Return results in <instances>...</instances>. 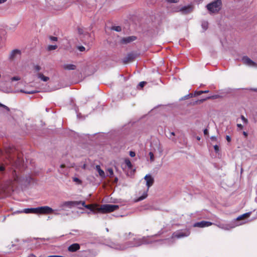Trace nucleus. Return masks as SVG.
<instances>
[{
  "label": "nucleus",
  "instance_id": "49",
  "mask_svg": "<svg viewBox=\"0 0 257 257\" xmlns=\"http://www.w3.org/2000/svg\"><path fill=\"white\" fill-rule=\"evenodd\" d=\"M237 126L238 127H239L240 130H242L243 128V125L240 123H238L237 124Z\"/></svg>",
  "mask_w": 257,
  "mask_h": 257
},
{
  "label": "nucleus",
  "instance_id": "26",
  "mask_svg": "<svg viewBox=\"0 0 257 257\" xmlns=\"http://www.w3.org/2000/svg\"><path fill=\"white\" fill-rule=\"evenodd\" d=\"M34 69L35 73H36L37 74L38 73H40L39 71L41 70V67L38 65H35L34 66Z\"/></svg>",
  "mask_w": 257,
  "mask_h": 257
},
{
  "label": "nucleus",
  "instance_id": "55",
  "mask_svg": "<svg viewBox=\"0 0 257 257\" xmlns=\"http://www.w3.org/2000/svg\"><path fill=\"white\" fill-rule=\"evenodd\" d=\"M78 32L79 34H82V30L81 29H78Z\"/></svg>",
  "mask_w": 257,
  "mask_h": 257
},
{
  "label": "nucleus",
  "instance_id": "29",
  "mask_svg": "<svg viewBox=\"0 0 257 257\" xmlns=\"http://www.w3.org/2000/svg\"><path fill=\"white\" fill-rule=\"evenodd\" d=\"M111 30H114L116 32H120L121 31V28L120 26H112Z\"/></svg>",
  "mask_w": 257,
  "mask_h": 257
},
{
  "label": "nucleus",
  "instance_id": "3",
  "mask_svg": "<svg viewBox=\"0 0 257 257\" xmlns=\"http://www.w3.org/2000/svg\"><path fill=\"white\" fill-rule=\"evenodd\" d=\"M118 208L119 206L117 205L104 204L101 205V207L98 209V211L102 213H106L113 212Z\"/></svg>",
  "mask_w": 257,
  "mask_h": 257
},
{
  "label": "nucleus",
  "instance_id": "10",
  "mask_svg": "<svg viewBox=\"0 0 257 257\" xmlns=\"http://www.w3.org/2000/svg\"><path fill=\"white\" fill-rule=\"evenodd\" d=\"M144 179L146 181V185L148 187V190L149 189V188L153 185L154 180V178L151 176L150 175H146L144 178Z\"/></svg>",
  "mask_w": 257,
  "mask_h": 257
},
{
  "label": "nucleus",
  "instance_id": "31",
  "mask_svg": "<svg viewBox=\"0 0 257 257\" xmlns=\"http://www.w3.org/2000/svg\"><path fill=\"white\" fill-rule=\"evenodd\" d=\"M57 48V45H49L48 47V49L49 51H52L55 50Z\"/></svg>",
  "mask_w": 257,
  "mask_h": 257
},
{
  "label": "nucleus",
  "instance_id": "57",
  "mask_svg": "<svg viewBox=\"0 0 257 257\" xmlns=\"http://www.w3.org/2000/svg\"><path fill=\"white\" fill-rule=\"evenodd\" d=\"M250 90H252V91H255V92H257V88H251L250 89Z\"/></svg>",
  "mask_w": 257,
  "mask_h": 257
},
{
  "label": "nucleus",
  "instance_id": "20",
  "mask_svg": "<svg viewBox=\"0 0 257 257\" xmlns=\"http://www.w3.org/2000/svg\"><path fill=\"white\" fill-rule=\"evenodd\" d=\"M221 97H222V95H220V94H218V93L217 94H215L213 95L206 97L204 99H206V100L207 99H217V98H221Z\"/></svg>",
  "mask_w": 257,
  "mask_h": 257
},
{
  "label": "nucleus",
  "instance_id": "35",
  "mask_svg": "<svg viewBox=\"0 0 257 257\" xmlns=\"http://www.w3.org/2000/svg\"><path fill=\"white\" fill-rule=\"evenodd\" d=\"M241 119L242 120L243 123H244V124H247V122H248L247 119L244 116L241 115Z\"/></svg>",
  "mask_w": 257,
  "mask_h": 257
},
{
  "label": "nucleus",
  "instance_id": "44",
  "mask_svg": "<svg viewBox=\"0 0 257 257\" xmlns=\"http://www.w3.org/2000/svg\"><path fill=\"white\" fill-rule=\"evenodd\" d=\"M130 156L132 157H134L136 156V153L135 152L130 151Z\"/></svg>",
  "mask_w": 257,
  "mask_h": 257
},
{
  "label": "nucleus",
  "instance_id": "36",
  "mask_svg": "<svg viewBox=\"0 0 257 257\" xmlns=\"http://www.w3.org/2000/svg\"><path fill=\"white\" fill-rule=\"evenodd\" d=\"M146 84V82L145 81H142L141 82L139 83V84H138V87H140V88H143L145 85Z\"/></svg>",
  "mask_w": 257,
  "mask_h": 257
},
{
  "label": "nucleus",
  "instance_id": "51",
  "mask_svg": "<svg viewBox=\"0 0 257 257\" xmlns=\"http://www.w3.org/2000/svg\"><path fill=\"white\" fill-rule=\"evenodd\" d=\"M211 140L212 141H216V138L215 137H211Z\"/></svg>",
  "mask_w": 257,
  "mask_h": 257
},
{
  "label": "nucleus",
  "instance_id": "27",
  "mask_svg": "<svg viewBox=\"0 0 257 257\" xmlns=\"http://www.w3.org/2000/svg\"><path fill=\"white\" fill-rule=\"evenodd\" d=\"M124 162H125V164L128 167V168L131 169L132 168V167H133L132 164L129 159H125Z\"/></svg>",
  "mask_w": 257,
  "mask_h": 257
},
{
  "label": "nucleus",
  "instance_id": "16",
  "mask_svg": "<svg viewBox=\"0 0 257 257\" xmlns=\"http://www.w3.org/2000/svg\"><path fill=\"white\" fill-rule=\"evenodd\" d=\"M36 75L38 78L40 79L43 81L46 82L49 80V78L48 77L44 76L41 73H38Z\"/></svg>",
  "mask_w": 257,
  "mask_h": 257
},
{
  "label": "nucleus",
  "instance_id": "12",
  "mask_svg": "<svg viewBox=\"0 0 257 257\" xmlns=\"http://www.w3.org/2000/svg\"><path fill=\"white\" fill-rule=\"evenodd\" d=\"M21 52L18 49H15L13 50L10 55V58L11 59H14L17 56H19L20 55Z\"/></svg>",
  "mask_w": 257,
  "mask_h": 257
},
{
  "label": "nucleus",
  "instance_id": "45",
  "mask_svg": "<svg viewBox=\"0 0 257 257\" xmlns=\"http://www.w3.org/2000/svg\"><path fill=\"white\" fill-rule=\"evenodd\" d=\"M214 149L216 153H217L219 150V147L217 145L214 146Z\"/></svg>",
  "mask_w": 257,
  "mask_h": 257
},
{
  "label": "nucleus",
  "instance_id": "25",
  "mask_svg": "<svg viewBox=\"0 0 257 257\" xmlns=\"http://www.w3.org/2000/svg\"><path fill=\"white\" fill-rule=\"evenodd\" d=\"M79 202H80V204H81L83 207H85L86 208L92 209V205L88 204V205H85V203L84 201H78Z\"/></svg>",
  "mask_w": 257,
  "mask_h": 257
},
{
  "label": "nucleus",
  "instance_id": "37",
  "mask_svg": "<svg viewBox=\"0 0 257 257\" xmlns=\"http://www.w3.org/2000/svg\"><path fill=\"white\" fill-rule=\"evenodd\" d=\"M21 92L25 93L26 94H34V93L36 92V91H25V90H21Z\"/></svg>",
  "mask_w": 257,
  "mask_h": 257
},
{
  "label": "nucleus",
  "instance_id": "8",
  "mask_svg": "<svg viewBox=\"0 0 257 257\" xmlns=\"http://www.w3.org/2000/svg\"><path fill=\"white\" fill-rule=\"evenodd\" d=\"M212 224V223L209 221H201L200 222H198L195 223L194 224V227H208Z\"/></svg>",
  "mask_w": 257,
  "mask_h": 257
},
{
  "label": "nucleus",
  "instance_id": "40",
  "mask_svg": "<svg viewBox=\"0 0 257 257\" xmlns=\"http://www.w3.org/2000/svg\"><path fill=\"white\" fill-rule=\"evenodd\" d=\"M20 80V77L19 76H14L11 78V81H18Z\"/></svg>",
  "mask_w": 257,
  "mask_h": 257
},
{
  "label": "nucleus",
  "instance_id": "21",
  "mask_svg": "<svg viewBox=\"0 0 257 257\" xmlns=\"http://www.w3.org/2000/svg\"><path fill=\"white\" fill-rule=\"evenodd\" d=\"M250 215V213H244L239 216H238L237 218V220H242L244 218H247V217H248Z\"/></svg>",
  "mask_w": 257,
  "mask_h": 257
},
{
  "label": "nucleus",
  "instance_id": "15",
  "mask_svg": "<svg viewBox=\"0 0 257 257\" xmlns=\"http://www.w3.org/2000/svg\"><path fill=\"white\" fill-rule=\"evenodd\" d=\"M0 107L2 108L1 110L3 111L9 112V111H16L17 110L14 108L11 109L9 107H8L7 106H6L1 103H0Z\"/></svg>",
  "mask_w": 257,
  "mask_h": 257
},
{
  "label": "nucleus",
  "instance_id": "5",
  "mask_svg": "<svg viewBox=\"0 0 257 257\" xmlns=\"http://www.w3.org/2000/svg\"><path fill=\"white\" fill-rule=\"evenodd\" d=\"M169 106L158 105L154 107L149 112H159L169 110Z\"/></svg>",
  "mask_w": 257,
  "mask_h": 257
},
{
  "label": "nucleus",
  "instance_id": "41",
  "mask_svg": "<svg viewBox=\"0 0 257 257\" xmlns=\"http://www.w3.org/2000/svg\"><path fill=\"white\" fill-rule=\"evenodd\" d=\"M77 49L81 52H83L85 50V48L82 46H78Z\"/></svg>",
  "mask_w": 257,
  "mask_h": 257
},
{
  "label": "nucleus",
  "instance_id": "48",
  "mask_svg": "<svg viewBox=\"0 0 257 257\" xmlns=\"http://www.w3.org/2000/svg\"><path fill=\"white\" fill-rule=\"evenodd\" d=\"M226 139L228 142H230L231 141V138L229 136H226Z\"/></svg>",
  "mask_w": 257,
  "mask_h": 257
},
{
  "label": "nucleus",
  "instance_id": "33",
  "mask_svg": "<svg viewBox=\"0 0 257 257\" xmlns=\"http://www.w3.org/2000/svg\"><path fill=\"white\" fill-rule=\"evenodd\" d=\"M107 172H108V174H109V175H109V176L110 177H112L113 176V171L112 169H111V168H108V169H107Z\"/></svg>",
  "mask_w": 257,
  "mask_h": 257
},
{
  "label": "nucleus",
  "instance_id": "59",
  "mask_svg": "<svg viewBox=\"0 0 257 257\" xmlns=\"http://www.w3.org/2000/svg\"><path fill=\"white\" fill-rule=\"evenodd\" d=\"M81 114V113H79L78 115H77V117L78 118H80V115Z\"/></svg>",
  "mask_w": 257,
  "mask_h": 257
},
{
  "label": "nucleus",
  "instance_id": "53",
  "mask_svg": "<svg viewBox=\"0 0 257 257\" xmlns=\"http://www.w3.org/2000/svg\"><path fill=\"white\" fill-rule=\"evenodd\" d=\"M45 110H46V111L48 112L51 110V108L46 107L45 108Z\"/></svg>",
  "mask_w": 257,
  "mask_h": 257
},
{
  "label": "nucleus",
  "instance_id": "30",
  "mask_svg": "<svg viewBox=\"0 0 257 257\" xmlns=\"http://www.w3.org/2000/svg\"><path fill=\"white\" fill-rule=\"evenodd\" d=\"M202 94V90L195 91L194 93H192L193 97H195L198 95H200Z\"/></svg>",
  "mask_w": 257,
  "mask_h": 257
},
{
  "label": "nucleus",
  "instance_id": "18",
  "mask_svg": "<svg viewBox=\"0 0 257 257\" xmlns=\"http://www.w3.org/2000/svg\"><path fill=\"white\" fill-rule=\"evenodd\" d=\"M96 169L97 170V172H98L99 176L101 178H105V173H104V171L101 169L99 165H96Z\"/></svg>",
  "mask_w": 257,
  "mask_h": 257
},
{
  "label": "nucleus",
  "instance_id": "34",
  "mask_svg": "<svg viewBox=\"0 0 257 257\" xmlns=\"http://www.w3.org/2000/svg\"><path fill=\"white\" fill-rule=\"evenodd\" d=\"M149 156H150V161L151 162H154V154L153 153L150 152L149 154Z\"/></svg>",
  "mask_w": 257,
  "mask_h": 257
},
{
  "label": "nucleus",
  "instance_id": "14",
  "mask_svg": "<svg viewBox=\"0 0 257 257\" xmlns=\"http://www.w3.org/2000/svg\"><path fill=\"white\" fill-rule=\"evenodd\" d=\"M134 58V56L133 54H128L123 59L122 61L123 63L126 64L133 60Z\"/></svg>",
  "mask_w": 257,
  "mask_h": 257
},
{
  "label": "nucleus",
  "instance_id": "19",
  "mask_svg": "<svg viewBox=\"0 0 257 257\" xmlns=\"http://www.w3.org/2000/svg\"><path fill=\"white\" fill-rule=\"evenodd\" d=\"M206 100V99L203 98L201 99H198L195 101H192L190 103V104L191 105H195L197 104H200L203 103L204 101Z\"/></svg>",
  "mask_w": 257,
  "mask_h": 257
},
{
  "label": "nucleus",
  "instance_id": "42",
  "mask_svg": "<svg viewBox=\"0 0 257 257\" xmlns=\"http://www.w3.org/2000/svg\"><path fill=\"white\" fill-rule=\"evenodd\" d=\"M166 1L169 3H177L179 0H166Z\"/></svg>",
  "mask_w": 257,
  "mask_h": 257
},
{
  "label": "nucleus",
  "instance_id": "9",
  "mask_svg": "<svg viewBox=\"0 0 257 257\" xmlns=\"http://www.w3.org/2000/svg\"><path fill=\"white\" fill-rule=\"evenodd\" d=\"M137 39V37L134 36L124 37L120 40V43L123 44H126L134 41Z\"/></svg>",
  "mask_w": 257,
  "mask_h": 257
},
{
  "label": "nucleus",
  "instance_id": "58",
  "mask_svg": "<svg viewBox=\"0 0 257 257\" xmlns=\"http://www.w3.org/2000/svg\"><path fill=\"white\" fill-rule=\"evenodd\" d=\"M60 167L62 168H65V165L64 164H62V165H61Z\"/></svg>",
  "mask_w": 257,
  "mask_h": 257
},
{
  "label": "nucleus",
  "instance_id": "56",
  "mask_svg": "<svg viewBox=\"0 0 257 257\" xmlns=\"http://www.w3.org/2000/svg\"><path fill=\"white\" fill-rule=\"evenodd\" d=\"M243 135L245 136V137H247V133L245 132H243Z\"/></svg>",
  "mask_w": 257,
  "mask_h": 257
},
{
  "label": "nucleus",
  "instance_id": "24",
  "mask_svg": "<svg viewBox=\"0 0 257 257\" xmlns=\"http://www.w3.org/2000/svg\"><path fill=\"white\" fill-rule=\"evenodd\" d=\"M193 97L192 93H190L179 99L180 100H184Z\"/></svg>",
  "mask_w": 257,
  "mask_h": 257
},
{
  "label": "nucleus",
  "instance_id": "4",
  "mask_svg": "<svg viewBox=\"0 0 257 257\" xmlns=\"http://www.w3.org/2000/svg\"><path fill=\"white\" fill-rule=\"evenodd\" d=\"M241 61L242 63L245 64L246 66H248L249 67H257V63L253 62L252 60H251L249 57L247 56H243L242 59Z\"/></svg>",
  "mask_w": 257,
  "mask_h": 257
},
{
  "label": "nucleus",
  "instance_id": "7",
  "mask_svg": "<svg viewBox=\"0 0 257 257\" xmlns=\"http://www.w3.org/2000/svg\"><path fill=\"white\" fill-rule=\"evenodd\" d=\"M80 203L81 202H79L78 201H65L62 204L61 207H67L69 208H71L73 206H76L80 205Z\"/></svg>",
  "mask_w": 257,
  "mask_h": 257
},
{
  "label": "nucleus",
  "instance_id": "11",
  "mask_svg": "<svg viewBox=\"0 0 257 257\" xmlns=\"http://www.w3.org/2000/svg\"><path fill=\"white\" fill-rule=\"evenodd\" d=\"M179 11L183 14H187L192 11V7L191 6H184L180 9Z\"/></svg>",
  "mask_w": 257,
  "mask_h": 257
},
{
  "label": "nucleus",
  "instance_id": "17",
  "mask_svg": "<svg viewBox=\"0 0 257 257\" xmlns=\"http://www.w3.org/2000/svg\"><path fill=\"white\" fill-rule=\"evenodd\" d=\"M63 68L64 69L66 70H75L76 68V66L73 64H66L63 65Z\"/></svg>",
  "mask_w": 257,
  "mask_h": 257
},
{
  "label": "nucleus",
  "instance_id": "62",
  "mask_svg": "<svg viewBox=\"0 0 257 257\" xmlns=\"http://www.w3.org/2000/svg\"><path fill=\"white\" fill-rule=\"evenodd\" d=\"M117 181V178H116L115 179V181Z\"/></svg>",
  "mask_w": 257,
  "mask_h": 257
},
{
  "label": "nucleus",
  "instance_id": "13",
  "mask_svg": "<svg viewBox=\"0 0 257 257\" xmlns=\"http://www.w3.org/2000/svg\"><path fill=\"white\" fill-rule=\"evenodd\" d=\"M80 248V245L78 243H73L70 245L68 247V250L71 252H75Z\"/></svg>",
  "mask_w": 257,
  "mask_h": 257
},
{
  "label": "nucleus",
  "instance_id": "23",
  "mask_svg": "<svg viewBox=\"0 0 257 257\" xmlns=\"http://www.w3.org/2000/svg\"><path fill=\"white\" fill-rule=\"evenodd\" d=\"M229 89L220 90L218 92V94L222 95L223 97L225 96L229 92Z\"/></svg>",
  "mask_w": 257,
  "mask_h": 257
},
{
  "label": "nucleus",
  "instance_id": "43",
  "mask_svg": "<svg viewBox=\"0 0 257 257\" xmlns=\"http://www.w3.org/2000/svg\"><path fill=\"white\" fill-rule=\"evenodd\" d=\"M50 39L52 41H57V38L56 37L51 36L50 37Z\"/></svg>",
  "mask_w": 257,
  "mask_h": 257
},
{
  "label": "nucleus",
  "instance_id": "61",
  "mask_svg": "<svg viewBox=\"0 0 257 257\" xmlns=\"http://www.w3.org/2000/svg\"><path fill=\"white\" fill-rule=\"evenodd\" d=\"M6 152H7V153H10V152H9V151H8V150H7Z\"/></svg>",
  "mask_w": 257,
  "mask_h": 257
},
{
  "label": "nucleus",
  "instance_id": "6",
  "mask_svg": "<svg viewBox=\"0 0 257 257\" xmlns=\"http://www.w3.org/2000/svg\"><path fill=\"white\" fill-rule=\"evenodd\" d=\"M189 233L188 231H182L181 230H179V231L174 232L172 234V238H180L181 237L187 236L189 235Z\"/></svg>",
  "mask_w": 257,
  "mask_h": 257
},
{
  "label": "nucleus",
  "instance_id": "28",
  "mask_svg": "<svg viewBox=\"0 0 257 257\" xmlns=\"http://www.w3.org/2000/svg\"><path fill=\"white\" fill-rule=\"evenodd\" d=\"M147 197V193L146 192L144 193L142 196L139 197L137 199V201H142V200H144V199H145Z\"/></svg>",
  "mask_w": 257,
  "mask_h": 257
},
{
  "label": "nucleus",
  "instance_id": "50",
  "mask_svg": "<svg viewBox=\"0 0 257 257\" xmlns=\"http://www.w3.org/2000/svg\"><path fill=\"white\" fill-rule=\"evenodd\" d=\"M170 136L169 137V139H171V137L172 136H175V133L174 132H170Z\"/></svg>",
  "mask_w": 257,
  "mask_h": 257
},
{
  "label": "nucleus",
  "instance_id": "52",
  "mask_svg": "<svg viewBox=\"0 0 257 257\" xmlns=\"http://www.w3.org/2000/svg\"><path fill=\"white\" fill-rule=\"evenodd\" d=\"M208 92H209V90H202V94L203 93H208Z\"/></svg>",
  "mask_w": 257,
  "mask_h": 257
},
{
  "label": "nucleus",
  "instance_id": "60",
  "mask_svg": "<svg viewBox=\"0 0 257 257\" xmlns=\"http://www.w3.org/2000/svg\"><path fill=\"white\" fill-rule=\"evenodd\" d=\"M197 139L198 140H200V137H197Z\"/></svg>",
  "mask_w": 257,
  "mask_h": 257
},
{
  "label": "nucleus",
  "instance_id": "2",
  "mask_svg": "<svg viewBox=\"0 0 257 257\" xmlns=\"http://www.w3.org/2000/svg\"><path fill=\"white\" fill-rule=\"evenodd\" d=\"M222 2L221 0H215L206 6L207 10L211 13H217L221 8Z\"/></svg>",
  "mask_w": 257,
  "mask_h": 257
},
{
  "label": "nucleus",
  "instance_id": "22",
  "mask_svg": "<svg viewBox=\"0 0 257 257\" xmlns=\"http://www.w3.org/2000/svg\"><path fill=\"white\" fill-rule=\"evenodd\" d=\"M208 23L207 21H203L201 23V27L203 31H206L208 28Z\"/></svg>",
  "mask_w": 257,
  "mask_h": 257
},
{
  "label": "nucleus",
  "instance_id": "1",
  "mask_svg": "<svg viewBox=\"0 0 257 257\" xmlns=\"http://www.w3.org/2000/svg\"><path fill=\"white\" fill-rule=\"evenodd\" d=\"M19 213H34V214H49L53 212V210L52 208L48 206H44L39 207L37 208H26L22 211H19Z\"/></svg>",
  "mask_w": 257,
  "mask_h": 257
},
{
  "label": "nucleus",
  "instance_id": "54",
  "mask_svg": "<svg viewBox=\"0 0 257 257\" xmlns=\"http://www.w3.org/2000/svg\"><path fill=\"white\" fill-rule=\"evenodd\" d=\"M7 0H0V4H3L6 2Z\"/></svg>",
  "mask_w": 257,
  "mask_h": 257
},
{
  "label": "nucleus",
  "instance_id": "32",
  "mask_svg": "<svg viewBox=\"0 0 257 257\" xmlns=\"http://www.w3.org/2000/svg\"><path fill=\"white\" fill-rule=\"evenodd\" d=\"M13 175H14V181H15V182H18V181H19V176H17V175H16V171H15V170H14V171H13Z\"/></svg>",
  "mask_w": 257,
  "mask_h": 257
},
{
  "label": "nucleus",
  "instance_id": "46",
  "mask_svg": "<svg viewBox=\"0 0 257 257\" xmlns=\"http://www.w3.org/2000/svg\"><path fill=\"white\" fill-rule=\"evenodd\" d=\"M18 163L15 162V164H14L13 165L17 166L18 165H20L21 160H20V159L19 157H18Z\"/></svg>",
  "mask_w": 257,
  "mask_h": 257
},
{
  "label": "nucleus",
  "instance_id": "39",
  "mask_svg": "<svg viewBox=\"0 0 257 257\" xmlns=\"http://www.w3.org/2000/svg\"><path fill=\"white\" fill-rule=\"evenodd\" d=\"M73 180L74 182H77L78 184H81L82 182L81 181L79 178L76 177L73 178Z\"/></svg>",
  "mask_w": 257,
  "mask_h": 257
},
{
  "label": "nucleus",
  "instance_id": "38",
  "mask_svg": "<svg viewBox=\"0 0 257 257\" xmlns=\"http://www.w3.org/2000/svg\"><path fill=\"white\" fill-rule=\"evenodd\" d=\"M5 170V166L4 164L0 165V172L3 173Z\"/></svg>",
  "mask_w": 257,
  "mask_h": 257
},
{
  "label": "nucleus",
  "instance_id": "47",
  "mask_svg": "<svg viewBox=\"0 0 257 257\" xmlns=\"http://www.w3.org/2000/svg\"><path fill=\"white\" fill-rule=\"evenodd\" d=\"M203 133L205 136H208V131L207 128L204 130Z\"/></svg>",
  "mask_w": 257,
  "mask_h": 257
}]
</instances>
